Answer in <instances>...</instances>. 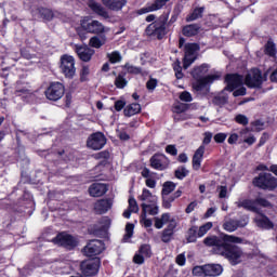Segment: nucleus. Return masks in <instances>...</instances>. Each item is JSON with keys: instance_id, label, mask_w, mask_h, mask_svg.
Returning <instances> with one entry per match:
<instances>
[{"instance_id": "f257e3e1", "label": "nucleus", "mask_w": 277, "mask_h": 277, "mask_svg": "<svg viewBox=\"0 0 277 277\" xmlns=\"http://www.w3.org/2000/svg\"><path fill=\"white\" fill-rule=\"evenodd\" d=\"M234 243H243V239L237 236L223 234L222 236H208L203 239L207 248H212L213 254L223 256L232 265H239L243 256V249Z\"/></svg>"}, {"instance_id": "f03ea898", "label": "nucleus", "mask_w": 277, "mask_h": 277, "mask_svg": "<svg viewBox=\"0 0 277 277\" xmlns=\"http://www.w3.org/2000/svg\"><path fill=\"white\" fill-rule=\"evenodd\" d=\"M252 185L264 192H274L277 188V177L272 175V173L262 172L253 177Z\"/></svg>"}, {"instance_id": "7ed1b4c3", "label": "nucleus", "mask_w": 277, "mask_h": 277, "mask_svg": "<svg viewBox=\"0 0 277 277\" xmlns=\"http://www.w3.org/2000/svg\"><path fill=\"white\" fill-rule=\"evenodd\" d=\"M111 227V219L109 216H102L97 223L88 225L87 233L93 237H103L107 235Z\"/></svg>"}, {"instance_id": "20e7f679", "label": "nucleus", "mask_w": 277, "mask_h": 277, "mask_svg": "<svg viewBox=\"0 0 277 277\" xmlns=\"http://www.w3.org/2000/svg\"><path fill=\"white\" fill-rule=\"evenodd\" d=\"M213 140V133L205 132L202 144L196 149L195 154L193 155V170L198 171L200 170V166H202V159L205 157V146H209V143Z\"/></svg>"}, {"instance_id": "39448f33", "label": "nucleus", "mask_w": 277, "mask_h": 277, "mask_svg": "<svg viewBox=\"0 0 277 277\" xmlns=\"http://www.w3.org/2000/svg\"><path fill=\"white\" fill-rule=\"evenodd\" d=\"M60 70L65 79H75L77 67H75V56L63 54L60 60Z\"/></svg>"}, {"instance_id": "423d86ee", "label": "nucleus", "mask_w": 277, "mask_h": 277, "mask_svg": "<svg viewBox=\"0 0 277 277\" xmlns=\"http://www.w3.org/2000/svg\"><path fill=\"white\" fill-rule=\"evenodd\" d=\"M146 36L153 38V40H163L168 36V29L166 27V22L155 21L149 24L145 29Z\"/></svg>"}, {"instance_id": "0eeeda50", "label": "nucleus", "mask_w": 277, "mask_h": 277, "mask_svg": "<svg viewBox=\"0 0 277 277\" xmlns=\"http://www.w3.org/2000/svg\"><path fill=\"white\" fill-rule=\"evenodd\" d=\"M66 94V87L60 81L50 82L44 91V96L48 101L57 102Z\"/></svg>"}, {"instance_id": "6e6552de", "label": "nucleus", "mask_w": 277, "mask_h": 277, "mask_svg": "<svg viewBox=\"0 0 277 277\" xmlns=\"http://www.w3.org/2000/svg\"><path fill=\"white\" fill-rule=\"evenodd\" d=\"M80 269L85 277L98 276V272L101 271V258L95 256L82 261L80 263Z\"/></svg>"}, {"instance_id": "1a4fd4ad", "label": "nucleus", "mask_w": 277, "mask_h": 277, "mask_svg": "<svg viewBox=\"0 0 277 277\" xmlns=\"http://www.w3.org/2000/svg\"><path fill=\"white\" fill-rule=\"evenodd\" d=\"M80 26L82 31L94 34L95 36H101L107 31L105 25L96 19H82Z\"/></svg>"}, {"instance_id": "9d476101", "label": "nucleus", "mask_w": 277, "mask_h": 277, "mask_svg": "<svg viewBox=\"0 0 277 277\" xmlns=\"http://www.w3.org/2000/svg\"><path fill=\"white\" fill-rule=\"evenodd\" d=\"M245 85L250 88V90H261L263 88V71L259 68H252L251 74H247L245 77Z\"/></svg>"}, {"instance_id": "9b49d317", "label": "nucleus", "mask_w": 277, "mask_h": 277, "mask_svg": "<svg viewBox=\"0 0 277 277\" xmlns=\"http://www.w3.org/2000/svg\"><path fill=\"white\" fill-rule=\"evenodd\" d=\"M52 243H55V246H62L63 248H67L68 250H74V248H77L79 246V242L75 238V236L70 234H64L60 233L52 239Z\"/></svg>"}, {"instance_id": "f8f14e48", "label": "nucleus", "mask_w": 277, "mask_h": 277, "mask_svg": "<svg viewBox=\"0 0 277 277\" xmlns=\"http://www.w3.org/2000/svg\"><path fill=\"white\" fill-rule=\"evenodd\" d=\"M107 144V137L103 132H95L89 135L87 138V147L91 150H102Z\"/></svg>"}, {"instance_id": "ddd939ff", "label": "nucleus", "mask_w": 277, "mask_h": 277, "mask_svg": "<svg viewBox=\"0 0 277 277\" xmlns=\"http://www.w3.org/2000/svg\"><path fill=\"white\" fill-rule=\"evenodd\" d=\"M83 252L85 256L96 258L98 254H103V252H105V242L100 239L90 240L83 248Z\"/></svg>"}, {"instance_id": "4468645a", "label": "nucleus", "mask_w": 277, "mask_h": 277, "mask_svg": "<svg viewBox=\"0 0 277 277\" xmlns=\"http://www.w3.org/2000/svg\"><path fill=\"white\" fill-rule=\"evenodd\" d=\"M149 166L153 168V170L163 172V170H168V168H170V158H168L164 154L156 153L150 157Z\"/></svg>"}, {"instance_id": "2eb2a0df", "label": "nucleus", "mask_w": 277, "mask_h": 277, "mask_svg": "<svg viewBox=\"0 0 277 277\" xmlns=\"http://www.w3.org/2000/svg\"><path fill=\"white\" fill-rule=\"evenodd\" d=\"M225 92H235L237 88H241V85H243V76L239 74H227L225 75Z\"/></svg>"}, {"instance_id": "dca6fc26", "label": "nucleus", "mask_w": 277, "mask_h": 277, "mask_svg": "<svg viewBox=\"0 0 277 277\" xmlns=\"http://www.w3.org/2000/svg\"><path fill=\"white\" fill-rule=\"evenodd\" d=\"M221 78L222 76L220 74H212L202 78H194L196 82L193 83V90H195L196 92H202V90H205V88H207L209 83L220 81Z\"/></svg>"}, {"instance_id": "f3484780", "label": "nucleus", "mask_w": 277, "mask_h": 277, "mask_svg": "<svg viewBox=\"0 0 277 277\" xmlns=\"http://www.w3.org/2000/svg\"><path fill=\"white\" fill-rule=\"evenodd\" d=\"M75 53L78 55L79 60L81 62H91L92 57H94V54L96 51L85 44H75L74 47Z\"/></svg>"}, {"instance_id": "a211bd4d", "label": "nucleus", "mask_w": 277, "mask_h": 277, "mask_svg": "<svg viewBox=\"0 0 277 277\" xmlns=\"http://www.w3.org/2000/svg\"><path fill=\"white\" fill-rule=\"evenodd\" d=\"M170 0H154L153 3H147L146 6L138 9L136 14L142 16V14H148L149 12H157L159 10H163L166 5H168Z\"/></svg>"}, {"instance_id": "6ab92c4d", "label": "nucleus", "mask_w": 277, "mask_h": 277, "mask_svg": "<svg viewBox=\"0 0 277 277\" xmlns=\"http://www.w3.org/2000/svg\"><path fill=\"white\" fill-rule=\"evenodd\" d=\"M259 216L254 219V224L258 228H262V230H273L274 222L265 215L263 212L258 213Z\"/></svg>"}, {"instance_id": "aec40b11", "label": "nucleus", "mask_w": 277, "mask_h": 277, "mask_svg": "<svg viewBox=\"0 0 277 277\" xmlns=\"http://www.w3.org/2000/svg\"><path fill=\"white\" fill-rule=\"evenodd\" d=\"M109 190V186L103 183H93L89 187V194L92 198H101V196H105Z\"/></svg>"}, {"instance_id": "412c9836", "label": "nucleus", "mask_w": 277, "mask_h": 277, "mask_svg": "<svg viewBox=\"0 0 277 277\" xmlns=\"http://www.w3.org/2000/svg\"><path fill=\"white\" fill-rule=\"evenodd\" d=\"M142 213L145 211V215H158L159 206H157V198H154L149 203L141 205Z\"/></svg>"}, {"instance_id": "4be33fe9", "label": "nucleus", "mask_w": 277, "mask_h": 277, "mask_svg": "<svg viewBox=\"0 0 277 277\" xmlns=\"http://www.w3.org/2000/svg\"><path fill=\"white\" fill-rule=\"evenodd\" d=\"M89 8L90 10H92V12H94V14H97V16H102V18H109V12H107V10L103 6V4L91 0L89 2Z\"/></svg>"}, {"instance_id": "5701e85b", "label": "nucleus", "mask_w": 277, "mask_h": 277, "mask_svg": "<svg viewBox=\"0 0 277 277\" xmlns=\"http://www.w3.org/2000/svg\"><path fill=\"white\" fill-rule=\"evenodd\" d=\"M111 209V201L109 199H100L94 205V211L97 215H104Z\"/></svg>"}, {"instance_id": "b1692460", "label": "nucleus", "mask_w": 277, "mask_h": 277, "mask_svg": "<svg viewBox=\"0 0 277 277\" xmlns=\"http://www.w3.org/2000/svg\"><path fill=\"white\" fill-rule=\"evenodd\" d=\"M103 5L113 12H119L124 5H127V0H102Z\"/></svg>"}, {"instance_id": "393cba45", "label": "nucleus", "mask_w": 277, "mask_h": 277, "mask_svg": "<svg viewBox=\"0 0 277 277\" xmlns=\"http://www.w3.org/2000/svg\"><path fill=\"white\" fill-rule=\"evenodd\" d=\"M224 272L221 264H206V276L217 277Z\"/></svg>"}, {"instance_id": "a878e982", "label": "nucleus", "mask_w": 277, "mask_h": 277, "mask_svg": "<svg viewBox=\"0 0 277 277\" xmlns=\"http://www.w3.org/2000/svg\"><path fill=\"white\" fill-rule=\"evenodd\" d=\"M200 31V25L198 24H189L182 28V34L186 38H194V36H198Z\"/></svg>"}, {"instance_id": "bb28decb", "label": "nucleus", "mask_w": 277, "mask_h": 277, "mask_svg": "<svg viewBox=\"0 0 277 277\" xmlns=\"http://www.w3.org/2000/svg\"><path fill=\"white\" fill-rule=\"evenodd\" d=\"M209 72V64L203 63L200 66L193 68L190 75L193 79H202Z\"/></svg>"}, {"instance_id": "cd10ccee", "label": "nucleus", "mask_w": 277, "mask_h": 277, "mask_svg": "<svg viewBox=\"0 0 277 277\" xmlns=\"http://www.w3.org/2000/svg\"><path fill=\"white\" fill-rule=\"evenodd\" d=\"M117 90H124L127 85H129V80H127V71H120L114 81Z\"/></svg>"}, {"instance_id": "c85d7f7f", "label": "nucleus", "mask_w": 277, "mask_h": 277, "mask_svg": "<svg viewBox=\"0 0 277 277\" xmlns=\"http://www.w3.org/2000/svg\"><path fill=\"white\" fill-rule=\"evenodd\" d=\"M142 111V106L137 103H132L124 107L123 109V116L127 118H131V116H136V114H140Z\"/></svg>"}, {"instance_id": "c756f323", "label": "nucleus", "mask_w": 277, "mask_h": 277, "mask_svg": "<svg viewBox=\"0 0 277 277\" xmlns=\"http://www.w3.org/2000/svg\"><path fill=\"white\" fill-rule=\"evenodd\" d=\"M122 68L127 70L128 75H141V77H146L148 75V71L142 69V67L133 66L129 63H126Z\"/></svg>"}, {"instance_id": "7c9ffc66", "label": "nucleus", "mask_w": 277, "mask_h": 277, "mask_svg": "<svg viewBox=\"0 0 277 277\" xmlns=\"http://www.w3.org/2000/svg\"><path fill=\"white\" fill-rule=\"evenodd\" d=\"M205 14V6H197L186 16V23H194V21H198V18H202Z\"/></svg>"}, {"instance_id": "2f4dec72", "label": "nucleus", "mask_w": 277, "mask_h": 277, "mask_svg": "<svg viewBox=\"0 0 277 277\" xmlns=\"http://www.w3.org/2000/svg\"><path fill=\"white\" fill-rule=\"evenodd\" d=\"M239 207H242V209H246L247 211H251L252 213H259L261 212L259 208L256 207L255 199H245L240 202Z\"/></svg>"}, {"instance_id": "473e14b6", "label": "nucleus", "mask_w": 277, "mask_h": 277, "mask_svg": "<svg viewBox=\"0 0 277 277\" xmlns=\"http://www.w3.org/2000/svg\"><path fill=\"white\" fill-rule=\"evenodd\" d=\"M105 42H107V37H105V35L101 36V38H98V36H94L89 40V44L92 49H101Z\"/></svg>"}, {"instance_id": "72a5a7b5", "label": "nucleus", "mask_w": 277, "mask_h": 277, "mask_svg": "<svg viewBox=\"0 0 277 277\" xmlns=\"http://www.w3.org/2000/svg\"><path fill=\"white\" fill-rule=\"evenodd\" d=\"M187 243H196L198 241V226L193 225L186 234Z\"/></svg>"}, {"instance_id": "f704fd0d", "label": "nucleus", "mask_w": 277, "mask_h": 277, "mask_svg": "<svg viewBox=\"0 0 277 277\" xmlns=\"http://www.w3.org/2000/svg\"><path fill=\"white\" fill-rule=\"evenodd\" d=\"M196 51H200V45L198 43H186L184 45V53L186 57H192Z\"/></svg>"}, {"instance_id": "c9c22d12", "label": "nucleus", "mask_w": 277, "mask_h": 277, "mask_svg": "<svg viewBox=\"0 0 277 277\" xmlns=\"http://www.w3.org/2000/svg\"><path fill=\"white\" fill-rule=\"evenodd\" d=\"M176 189V184L172 181H167L162 185L161 196H170Z\"/></svg>"}, {"instance_id": "e433bc0d", "label": "nucleus", "mask_w": 277, "mask_h": 277, "mask_svg": "<svg viewBox=\"0 0 277 277\" xmlns=\"http://www.w3.org/2000/svg\"><path fill=\"white\" fill-rule=\"evenodd\" d=\"M264 53L265 55H268L269 57H276V43L274 41L268 40L264 47Z\"/></svg>"}, {"instance_id": "4c0bfd02", "label": "nucleus", "mask_w": 277, "mask_h": 277, "mask_svg": "<svg viewBox=\"0 0 277 277\" xmlns=\"http://www.w3.org/2000/svg\"><path fill=\"white\" fill-rule=\"evenodd\" d=\"M39 12V16L40 18H42L43 21H53V11L48 9V8H39L38 9Z\"/></svg>"}, {"instance_id": "58836bf2", "label": "nucleus", "mask_w": 277, "mask_h": 277, "mask_svg": "<svg viewBox=\"0 0 277 277\" xmlns=\"http://www.w3.org/2000/svg\"><path fill=\"white\" fill-rule=\"evenodd\" d=\"M174 176L179 181H183V179H186V176H189V170H187V168L185 166H180L174 171Z\"/></svg>"}, {"instance_id": "ea45409f", "label": "nucleus", "mask_w": 277, "mask_h": 277, "mask_svg": "<svg viewBox=\"0 0 277 277\" xmlns=\"http://www.w3.org/2000/svg\"><path fill=\"white\" fill-rule=\"evenodd\" d=\"M138 252L144 255L145 259H150V256H153V248L148 243L141 245Z\"/></svg>"}, {"instance_id": "a19ab883", "label": "nucleus", "mask_w": 277, "mask_h": 277, "mask_svg": "<svg viewBox=\"0 0 277 277\" xmlns=\"http://www.w3.org/2000/svg\"><path fill=\"white\" fill-rule=\"evenodd\" d=\"M223 229L227 233H235L237 230V221L235 219H230L223 223Z\"/></svg>"}, {"instance_id": "79ce46f5", "label": "nucleus", "mask_w": 277, "mask_h": 277, "mask_svg": "<svg viewBox=\"0 0 277 277\" xmlns=\"http://www.w3.org/2000/svg\"><path fill=\"white\" fill-rule=\"evenodd\" d=\"M213 228V222H207L206 224L201 225L198 230V237H205Z\"/></svg>"}, {"instance_id": "37998d69", "label": "nucleus", "mask_w": 277, "mask_h": 277, "mask_svg": "<svg viewBox=\"0 0 277 277\" xmlns=\"http://www.w3.org/2000/svg\"><path fill=\"white\" fill-rule=\"evenodd\" d=\"M107 58L110 64H118L119 62H122V55H120V52L118 51L108 53Z\"/></svg>"}, {"instance_id": "c03bdc74", "label": "nucleus", "mask_w": 277, "mask_h": 277, "mask_svg": "<svg viewBox=\"0 0 277 277\" xmlns=\"http://www.w3.org/2000/svg\"><path fill=\"white\" fill-rule=\"evenodd\" d=\"M109 157H111V154H109V150L107 149L100 151L95 155V159H104L103 161L100 162V166H106Z\"/></svg>"}, {"instance_id": "a18cd8bd", "label": "nucleus", "mask_w": 277, "mask_h": 277, "mask_svg": "<svg viewBox=\"0 0 277 277\" xmlns=\"http://www.w3.org/2000/svg\"><path fill=\"white\" fill-rule=\"evenodd\" d=\"M162 196V208L172 209V202L176 200L172 195H161Z\"/></svg>"}, {"instance_id": "49530a36", "label": "nucleus", "mask_w": 277, "mask_h": 277, "mask_svg": "<svg viewBox=\"0 0 277 277\" xmlns=\"http://www.w3.org/2000/svg\"><path fill=\"white\" fill-rule=\"evenodd\" d=\"M133 230H135V225L133 223H127L122 241L127 242L128 239H131L133 237Z\"/></svg>"}, {"instance_id": "de8ad7c7", "label": "nucleus", "mask_w": 277, "mask_h": 277, "mask_svg": "<svg viewBox=\"0 0 277 277\" xmlns=\"http://www.w3.org/2000/svg\"><path fill=\"white\" fill-rule=\"evenodd\" d=\"M173 70L175 72L176 79H183V77H185V75L183 74V67L181 66V61L176 60L173 63Z\"/></svg>"}, {"instance_id": "09e8293b", "label": "nucleus", "mask_w": 277, "mask_h": 277, "mask_svg": "<svg viewBox=\"0 0 277 277\" xmlns=\"http://www.w3.org/2000/svg\"><path fill=\"white\" fill-rule=\"evenodd\" d=\"M157 198V196H153V193L148 190V188H143V193L140 196V200L143 202H153V199Z\"/></svg>"}, {"instance_id": "8fccbe9b", "label": "nucleus", "mask_w": 277, "mask_h": 277, "mask_svg": "<svg viewBox=\"0 0 277 277\" xmlns=\"http://www.w3.org/2000/svg\"><path fill=\"white\" fill-rule=\"evenodd\" d=\"M234 120L237 124H241L242 127H248V124L250 122V119H248V117L242 114L236 115Z\"/></svg>"}, {"instance_id": "3c124183", "label": "nucleus", "mask_w": 277, "mask_h": 277, "mask_svg": "<svg viewBox=\"0 0 277 277\" xmlns=\"http://www.w3.org/2000/svg\"><path fill=\"white\" fill-rule=\"evenodd\" d=\"M237 228H246L247 224H250V216L243 214L239 220H235Z\"/></svg>"}, {"instance_id": "603ef678", "label": "nucleus", "mask_w": 277, "mask_h": 277, "mask_svg": "<svg viewBox=\"0 0 277 277\" xmlns=\"http://www.w3.org/2000/svg\"><path fill=\"white\" fill-rule=\"evenodd\" d=\"M189 109V104L181 103L173 106V114H185Z\"/></svg>"}, {"instance_id": "864d4df0", "label": "nucleus", "mask_w": 277, "mask_h": 277, "mask_svg": "<svg viewBox=\"0 0 277 277\" xmlns=\"http://www.w3.org/2000/svg\"><path fill=\"white\" fill-rule=\"evenodd\" d=\"M172 237H174V233L168 229H163L161 234V241L163 243H170L172 241Z\"/></svg>"}, {"instance_id": "5fc2aeb1", "label": "nucleus", "mask_w": 277, "mask_h": 277, "mask_svg": "<svg viewBox=\"0 0 277 277\" xmlns=\"http://www.w3.org/2000/svg\"><path fill=\"white\" fill-rule=\"evenodd\" d=\"M194 276H207V264L202 266H195L193 268Z\"/></svg>"}, {"instance_id": "6e6d98bb", "label": "nucleus", "mask_w": 277, "mask_h": 277, "mask_svg": "<svg viewBox=\"0 0 277 277\" xmlns=\"http://www.w3.org/2000/svg\"><path fill=\"white\" fill-rule=\"evenodd\" d=\"M140 217H141L140 223L143 224L145 228H150V226H153V220L147 217V214L145 211L144 213H141Z\"/></svg>"}, {"instance_id": "4d7b16f0", "label": "nucleus", "mask_w": 277, "mask_h": 277, "mask_svg": "<svg viewBox=\"0 0 277 277\" xmlns=\"http://www.w3.org/2000/svg\"><path fill=\"white\" fill-rule=\"evenodd\" d=\"M89 75H90V66H88V65L82 66L81 70H80L81 83H84V81H88Z\"/></svg>"}, {"instance_id": "13d9d810", "label": "nucleus", "mask_w": 277, "mask_h": 277, "mask_svg": "<svg viewBox=\"0 0 277 277\" xmlns=\"http://www.w3.org/2000/svg\"><path fill=\"white\" fill-rule=\"evenodd\" d=\"M255 205L259 207H264V209H269L272 207V202L263 197L255 198Z\"/></svg>"}, {"instance_id": "bf43d9fd", "label": "nucleus", "mask_w": 277, "mask_h": 277, "mask_svg": "<svg viewBox=\"0 0 277 277\" xmlns=\"http://www.w3.org/2000/svg\"><path fill=\"white\" fill-rule=\"evenodd\" d=\"M226 137H228V134L220 132L213 136V140L216 144H224V142H226Z\"/></svg>"}, {"instance_id": "052dcab7", "label": "nucleus", "mask_w": 277, "mask_h": 277, "mask_svg": "<svg viewBox=\"0 0 277 277\" xmlns=\"http://www.w3.org/2000/svg\"><path fill=\"white\" fill-rule=\"evenodd\" d=\"M15 94L16 96H23V95L27 96L31 94V90L27 87H24V88L17 87L15 90Z\"/></svg>"}, {"instance_id": "680f3d73", "label": "nucleus", "mask_w": 277, "mask_h": 277, "mask_svg": "<svg viewBox=\"0 0 277 277\" xmlns=\"http://www.w3.org/2000/svg\"><path fill=\"white\" fill-rule=\"evenodd\" d=\"M180 101H183L184 103H192L194 101V97H192V93L188 91H183L180 94Z\"/></svg>"}, {"instance_id": "e2e57ef3", "label": "nucleus", "mask_w": 277, "mask_h": 277, "mask_svg": "<svg viewBox=\"0 0 277 277\" xmlns=\"http://www.w3.org/2000/svg\"><path fill=\"white\" fill-rule=\"evenodd\" d=\"M128 202V209H130V211H133V213H137V211H140V207L137 206V200H135V198L131 197Z\"/></svg>"}, {"instance_id": "0e129e2a", "label": "nucleus", "mask_w": 277, "mask_h": 277, "mask_svg": "<svg viewBox=\"0 0 277 277\" xmlns=\"http://www.w3.org/2000/svg\"><path fill=\"white\" fill-rule=\"evenodd\" d=\"M228 103V98L226 96H215L213 98V104L217 105L219 107H222V105H226Z\"/></svg>"}, {"instance_id": "69168bd1", "label": "nucleus", "mask_w": 277, "mask_h": 277, "mask_svg": "<svg viewBox=\"0 0 277 277\" xmlns=\"http://www.w3.org/2000/svg\"><path fill=\"white\" fill-rule=\"evenodd\" d=\"M133 263L135 264V265H144V263H145V256L144 255H142V253H135L134 254V256H133Z\"/></svg>"}, {"instance_id": "338daca9", "label": "nucleus", "mask_w": 277, "mask_h": 277, "mask_svg": "<svg viewBox=\"0 0 277 277\" xmlns=\"http://www.w3.org/2000/svg\"><path fill=\"white\" fill-rule=\"evenodd\" d=\"M158 81L155 78H150L147 82H146V89L149 92H154L155 88H157Z\"/></svg>"}, {"instance_id": "774afa93", "label": "nucleus", "mask_w": 277, "mask_h": 277, "mask_svg": "<svg viewBox=\"0 0 277 277\" xmlns=\"http://www.w3.org/2000/svg\"><path fill=\"white\" fill-rule=\"evenodd\" d=\"M247 92L248 90L246 89V87H240L233 91V96H235V98H237L238 96H246Z\"/></svg>"}]
</instances>
